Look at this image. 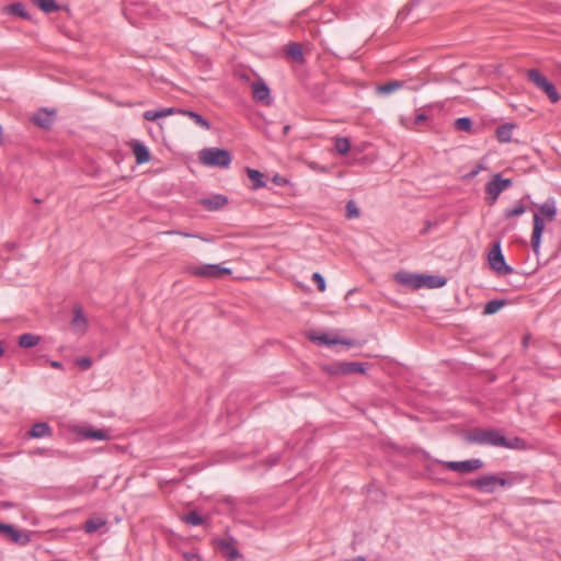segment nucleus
I'll list each match as a JSON object with an SVG mask.
<instances>
[{
	"label": "nucleus",
	"mask_w": 561,
	"mask_h": 561,
	"mask_svg": "<svg viewBox=\"0 0 561 561\" xmlns=\"http://www.w3.org/2000/svg\"><path fill=\"white\" fill-rule=\"evenodd\" d=\"M466 440L470 444L490 445L494 447H516V445L510 442L500 431L494 428H474L467 434Z\"/></svg>",
	"instance_id": "obj_1"
},
{
	"label": "nucleus",
	"mask_w": 561,
	"mask_h": 561,
	"mask_svg": "<svg viewBox=\"0 0 561 561\" xmlns=\"http://www.w3.org/2000/svg\"><path fill=\"white\" fill-rule=\"evenodd\" d=\"M538 211L539 213L534 214V227L531 234V245L535 252L539 249L541 236L545 230V220L541 216H545L549 221L554 220L558 213L556 201L553 198H549L538 207Z\"/></svg>",
	"instance_id": "obj_2"
},
{
	"label": "nucleus",
	"mask_w": 561,
	"mask_h": 561,
	"mask_svg": "<svg viewBox=\"0 0 561 561\" xmlns=\"http://www.w3.org/2000/svg\"><path fill=\"white\" fill-rule=\"evenodd\" d=\"M522 478L510 476L508 478L499 477L496 474H485L478 479L469 481V485L484 493H493L496 486L502 488L512 486L516 482L522 481Z\"/></svg>",
	"instance_id": "obj_3"
},
{
	"label": "nucleus",
	"mask_w": 561,
	"mask_h": 561,
	"mask_svg": "<svg viewBox=\"0 0 561 561\" xmlns=\"http://www.w3.org/2000/svg\"><path fill=\"white\" fill-rule=\"evenodd\" d=\"M526 77L530 83L547 95L551 103H558L560 101L561 96L556 85L538 69H528L526 71Z\"/></svg>",
	"instance_id": "obj_4"
},
{
	"label": "nucleus",
	"mask_w": 561,
	"mask_h": 561,
	"mask_svg": "<svg viewBox=\"0 0 561 561\" xmlns=\"http://www.w3.org/2000/svg\"><path fill=\"white\" fill-rule=\"evenodd\" d=\"M203 164L216 168H228L231 163V154L226 149L205 148L199 152Z\"/></svg>",
	"instance_id": "obj_5"
},
{
	"label": "nucleus",
	"mask_w": 561,
	"mask_h": 561,
	"mask_svg": "<svg viewBox=\"0 0 561 561\" xmlns=\"http://www.w3.org/2000/svg\"><path fill=\"white\" fill-rule=\"evenodd\" d=\"M185 272L192 276L206 279H215L231 274L230 268L222 267L219 264L188 265L185 267Z\"/></svg>",
	"instance_id": "obj_6"
},
{
	"label": "nucleus",
	"mask_w": 561,
	"mask_h": 561,
	"mask_svg": "<svg viewBox=\"0 0 561 561\" xmlns=\"http://www.w3.org/2000/svg\"><path fill=\"white\" fill-rule=\"evenodd\" d=\"M490 267L500 275H511L514 273L513 267L506 264L501 249V241L497 240L493 243L492 249L488 254Z\"/></svg>",
	"instance_id": "obj_7"
},
{
	"label": "nucleus",
	"mask_w": 561,
	"mask_h": 561,
	"mask_svg": "<svg viewBox=\"0 0 561 561\" xmlns=\"http://www.w3.org/2000/svg\"><path fill=\"white\" fill-rule=\"evenodd\" d=\"M512 185L511 179H504L501 174H494L493 179L486 183L485 185V192L490 196L491 202L490 204H493L499 195L508 188Z\"/></svg>",
	"instance_id": "obj_8"
},
{
	"label": "nucleus",
	"mask_w": 561,
	"mask_h": 561,
	"mask_svg": "<svg viewBox=\"0 0 561 561\" xmlns=\"http://www.w3.org/2000/svg\"><path fill=\"white\" fill-rule=\"evenodd\" d=\"M444 468L460 472V473H469L476 471L483 467V461L481 459H469L463 461H444Z\"/></svg>",
	"instance_id": "obj_9"
},
{
	"label": "nucleus",
	"mask_w": 561,
	"mask_h": 561,
	"mask_svg": "<svg viewBox=\"0 0 561 561\" xmlns=\"http://www.w3.org/2000/svg\"><path fill=\"white\" fill-rule=\"evenodd\" d=\"M394 280L412 289H420L424 287L423 274L398 272L394 274Z\"/></svg>",
	"instance_id": "obj_10"
},
{
	"label": "nucleus",
	"mask_w": 561,
	"mask_h": 561,
	"mask_svg": "<svg viewBox=\"0 0 561 561\" xmlns=\"http://www.w3.org/2000/svg\"><path fill=\"white\" fill-rule=\"evenodd\" d=\"M365 364L357 362H340L332 366L331 373L336 375L365 374Z\"/></svg>",
	"instance_id": "obj_11"
},
{
	"label": "nucleus",
	"mask_w": 561,
	"mask_h": 561,
	"mask_svg": "<svg viewBox=\"0 0 561 561\" xmlns=\"http://www.w3.org/2000/svg\"><path fill=\"white\" fill-rule=\"evenodd\" d=\"M0 533L9 538L12 542L25 546L31 541L28 534L21 533L19 529L9 524L0 523Z\"/></svg>",
	"instance_id": "obj_12"
},
{
	"label": "nucleus",
	"mask_w": 561,
	"mask_h": 561,
	"mask_svg": "<svg viewBox=\"0 0 561 561\" xmlns=\"http://www.w3.org/2000/svg\"><path fill=\"white\" fill-rule=\"evenodd\" d=\"M55 111H48L47 108H41L37 111L33 117L32 122L38 127L48 129L54 123L55 119Z\"/></svg>",
	"instance_id": "obj_13"
},
{
	"label": "nucleus",
	"mask_w": 561,
	"mask_h": 561,
	"mask_svg": "<svg viewBox=\"0 0 561 561\" xmlns=\"http://www.w3.org/2000/svg\"><path fill=\"white\" fill-rule=\"evenodd\" d=\"M130 146L138 164H144L150 161V151L142 142L135 140L130 144Z\"/></svg>",
	"instance_id": "obj_14"
},
{
	"label": "nucleus",
	"mask_w": 561,
	"mask_h": 561,
	"mask_svg": "<svg viewBox=\"0 0 561 561\" xmlns=\"http://www.w3.org/2000/svg\"><path fill=\"white\" fill-rule=\"evenodd\" d=\"M71 327L79 333H84L87 330V318L84 317L82 307L80 305H77L73 308Z\"/></svg>",
	"instance_id": "obj_15"
},
{
	"label": "nucleus",
	"mask_w": 561,
	"mask_h": 561,
	"mask_svg": "<svg viewBox=\"0 0 561 561\" xmlns=\"http://www.w3.org/2000/svg\"><path fill=\"white\" fill-rule=\"evenodd\" d=\"M201 203L207 210L214 211L224 207L228 203V198L217 194L208 198H203Z\"/></svg>",
	"instance_id": "obj_16"
},
{
	"label": "nucleus",
	"mask_w": 561,
	"mask_h": 561,
	"mask_svg": "<svg viewBox=\"0 0 561 561\" xmlns=\"http://www.w3.org/2000/svg\"><path fill=\"white\" fill-rule=\"evenodd\" d=\"M51 435V428L46 422L35 423L27 432L30 438H42Z\"/></svg>",
	"instance_id": "obj_17"
},
{
	"label": "nucleus",
	"mask_w": 561,
	"mask_h": 561,
	"mask_svg": "<svg viewBox=\"0 0 561 561\" xmlns=\"http://www.w3.org/2000/svg\"><path fill=\"white\" fill-rule=\"evenodd\" d=\"M252 93L254 100L259 102H268L270 89L263 81H256L252 84Z\"/></svg>",
	"instance_id": "obj_18"
},
{
	"label": "nucleus",
	"mask_w": 561,
	"mask_h": 561,
	"mask_svg": "<svg viewBox=\"0 0 561 561\" xmlns=\"http://www.w3.org/2000/svg\"><path fill=\"white\" fill-rule=\"evenodd\" d=\"M516 125L512 123H505L503 125H500L496 128V138L500 142H510L513 137V130L515 129Z\"/></svg>",
	"instance_id": "obj_19"
},
{
	"label": "nucleus",
	"mask_w": 561,
	"mask_h": 561,
	"mask_svg": "<svg viewBox=\"0 0 561 561\" xmlns=\"http://www.w3.org/2000/svg\"><path fill=\"white\" fill-rule=\"evenodd\" d=\"M106 519L101 516L91 517L85 520L83 529L87 534H93L106 525Z\"/></svg>",
	"instance_id": "obj_20"
},
{
	"label": "nucleus",
	"mask_w": 561,
	"mask_h": 561,
	"mask_svg": "<svg viewBox=\"0 0 561 561\" xmlns=\"http://www.w3.org/2000/svg\"><path fill=\"white\" fill-rule=\"evenodd\" d=\"M217 546L219 549L226 551V556L228 557L229 560H236L240 557V552L230 540L218 539Z\"/></svg>",
	"instance_id": "obj_21"
},
{
	"label": "nucleus",
	"mask_w": 561,
	"mask_h": 561,
	"mask_svg": "<svg viewBox=\"0 0 561 561\" xmlns=\"http://www.w3.org/2000/svg\"><path fill=\"white\" fill-rule=\"evenodd\" d=\"M245 172L248 178L252 181V190H257L266 185L264 174L261 171L247 168Z\"/></svg>",
	"instance_id": "obj_22"
},
{
	"label": "nucleus",
	"mask_w": 561,
	"mask_h": 561,
	"mask_svg": "<svg viewBox=\"0 0 561 561\" xmlns=\"http://www.w3.org/2000/svg\"><path fill=\"white\" fill-rule=\"evenodd\" d=\"M179 113L190 117L197 126L206 130L210 129L209 122L206 118H204L201 114L190 110H179Z\"/></svg>",
	"instance_id": "obj_23"
},
{
	"label": "nucleus",
	"mask_w": 561,
	"mask_h": 561,
	"mask_svg": "<svg viewBox=\"0 0 561 561\" xmlns=\"http://www.w3.org/2000/svg\"><path fill=\"white\" fill-rule=\"evenodd\" d=\"M3 10L7 13L21 16V18H23L25 20H30L31 19V15L26 11L25 5L22 2H14L12 4H9V5L4 7Z\"/></svg>",
	"instance_id": "obj_24"
},
{
	"label": "nucleus",
	"mask_w": 561,
	"mask_h": 561,
	"mask_svg": "<svg viewBox=\"0 0 561 561\" xmlns=\"http://www.w3.org/2000/svg\"><path fill=\"white\" fill-rule=\"evenodd\" d=\"M81 435L84 438L96 439V440H106V439L110 438V435H108L107 431L99 430V428H92V427L83 430L81 432Z\"/></svg>",
	"instance_id": "obj_25"
},
{
	"label": "nucleus",
	"mask_w": 561,
	"mask_h": 561,
	"mask_svg": "<svg viewBox=\"0 0 561 561\" xmlns=\"http://www.w3.org/2000/svg\"><path fill=\"white\" fill-rule=\"evenodd\" d=\"M41 341V336L32 334V333H24L19 336L18 344L19 346L23 348H31L36 346Z\"/></svg>",
	"instance_id": "obj_26"
},
{
	"label": "nucleus",
	"mask_w": 561,
	"mask_h": 561,
	"mask_svg": "<svg viewBox=\"0 0 561 561\" xmlns=\"http://www.w3.org/2000/svg\"><path fill=\"white\" fill-rule=\"evenodd\" d=\"M404 85L403 81L392 80L385 84H380L377 87V92L379 94H390Z\"/></svg>",
	"instance_id": "obj_27"
},
{
	"label": "nucleus",
	"mask_w": 561,
	"mask_h": 561,
	"mask_svg": "<svg viewBox=\"0 0 561 561\" xmlns=\"http://www.w3.org/2000/svg\"><path fill=\"white\" fill-rule=\"evenodd\" d=\"M308 339L318 344L329 345V346L337 344L340 342L339 339H330L327 334H318L316 332H309Z\"/></svg>",
	"instance_id": "obj_28"
},
{
	"label": "nucleus",
	"mask_w": 561,
	"mask_h": 561,
	"mask_svg": "<svg viewBox=\"0 0 561 561\" xmlns=\"http://www.w3.org/2000/svg\"><path fill=\"white\" fill-rule=\"evenodd\" d=\"M287 56L294 61L304 62V53L299 43H290L287 48Z\"/></svg>",
	"instance_id": "obj_29"
},
{
	"label": "nucleus",
	"mask_w": 561,
	"mask_h": 561,
	"mask_svg": "<svg viewBox=\"0 0 561 561\" xmlns=\"http://www.w3.org/2000/svg\"><path fill=\"white\" fill-rule=\"evenodd\" d=\"M446 278L435 275H423L424 287L440 288L446 284Z\"/></svg>",
	"instance_id": "obj_30"
},
{
	"label": "nucleus",
	"mask_w": 561,
	"mask_h": 561,
	"mask_svg": "<svg viewBox=\"0 0 561 561\" xmlns=\"http://www.w3.org/2000/svg\"><path fill=\"white\" fill-rule=\"evenodd\" d=\"M34 3L45 13H51L59 10L56 0H34Z\"/></svg>",
	"instance_id": "obj_31"
},
{
	"label": "nucleus",
	"mask_w": 561,
	"mask_h": 561,
	"mask_svg": "<svg viewBox=\"0 0 561 561\" xmlns=\"http://www.w3.org/2000/svg\"><path fill=\"white\" fill-rule=\"evenodd\" d=\"M506 305L505 299H493L485 304L483 313L484 314H493L497 312L502 307Z\"/></svg>",
	"instance_id": "obj_32"
},
{
	"label": "nucleus",
	"mask_w": 561,
	"mask_h": 561,
	"mask_svg": "<svg viewBox=\"0 0 561 561\" xmlns=\"http://www.w3.org/2000/svg\"><path fill=\"white\" fill-rule=\"evenodd\" d=\"M334 148L340 154H346L351 149V141L346 137H335Z\"/></svg>",
	"instance_id": "obj_33"
},
{
	"label": "nucleus",
	"mask_w": 561,
	"mask_h": 561,
	"mask_svg": "<svg viewBox=\"0 0 561 561\" xmlns=\"http://www.w3.org/2000/svg\"><path fill=\"white\" fill-rule=\"evenodd\" d=\"M182 520L193 526H199L204 523L203 517L196 511H191L188 514L183 516Z\"/></svg>",
	"instance_id": "obj_34"
},
{
	"label": "nucleus",
	"mask_w": 561,
	"mask_h": 561,
	"mask_svg": "<svg viewBox=\"0 0 561 561\" xmlns=\"http://www.w3.org/2000/svg\"><path fill=\"white\" fill-rule=\"evenodd\" d=\"M455 128L461 131L470 133L472 129V121L469 117H459L455 121Z\"/></svg>",
	"instance_id": "obj_35"
},
{
	"label": "nucleus",
	"mask_w": 561,
	"mask_h": 561,
	"mask_svg": "<svg viewBox=\"0 0 561 561\" xmlns=\"http://www.w3.org/2000/svg\"><path fill=\"white\" fill-rule=\"evenodd\" d=\"M345 215H346V218H348V219L359 217V215H360L359 208L353 199H351L346 203Z\"/></svg>",
	"instance_id": "obj_36"
},
{
	"label": "nucleus",
	"mask_w": 561,
	"mask_h": 561,
	"mask_svg": "<svg viewBox=\"0 0 561 561\" xmlns=\"http://www.w3.org/2000/svg\"><path fill=\"white\" fill-rule=\"evenodd\" d=\"M526 211V207L523 203H517L514 207L505 210V217L512 218L514 216L523 215Z\"/></svg>",
	"instance_id": "obj_37"
},
{
	"label": "nucleus",
	"mask_w": 561,
	"mask_h": 561,
	"mask_svg": "<svg viewBox=\"0 0 561 561\" xmlns=\"http://www.w3.org/2000/svg\"><path fill=\"white\" fill-rule=\"evenodd\" d=\"M162 117V112L161 110H157V111H153V110H149V111H146L144 113V118L146 121H149V122H153L158 118H161Z\"/></svg>",
	"instance_id": "obj_38"
},
{
	"label": "nucleus",
	"mask_w": 561,
	"mask_h": 561,
	"mask_svg": "<svg viewBox=\"0 0 561 561\" xmlns=\"http://www.w3.org/2000/svg\"><path fill=\"white\" fill-rule=\"evenodd\" d=\"M312 280L317 284L319 291L325 290V280H324V277L320 273H318V272L313 273Z\"/></svg>",
	"instance_id": "obj_39"
},
{
	"label": "nucleus",
	"mask_w": 561,
	"mask_h": 561,
	"mask_svg": "<svg viewBox=\"0 0 561 561\" xmlns=\"http://www.w3.org/2000/svg\"><path fill=\"white\" fill-rule=\"evenodd\" d=\"M77 365L82 369L87 370L92 366V360L89 357H81L77 359Z\"/></svg>",
	"instance_id": "obj_40"
},
{
	"label": "nucleus",
	"mask_w": 561,
	"mask_h": 561,
	"mask_svg": "<svg viewBox=\"0 0 561 561\" xmlns=\"http://www.w3.org/2000/svg\"><path fill=\"white\" fill-rule=\"evenodd\" d=\"M483 169V164L479 163L468 174H466L465 178L471 180L476 178L479 174V172Z\"/></svg>",
	"instance_id": "obj_41"
},
{
	"label": "nucleus",
	"mask_w": 561,
	"mask_h": 561,
	"mask_svg": "<svg viewBox=\"0 0 561 561\" xmlns=\"http://www.w3.org/2000/svg\"><path fill=\"white\" fill-rule=\"evenodd\" d=\"M165 233L167 234L178 233V234H181V236L186 237V238H198L197 234L187 233V232H181V231H167ZM199 239H201V237H199ZM202 240H205V239L202 238Z\"/></svg>",
	"instance_id": "obj_42"
},
{
	"label": "nucleus",
	"mask_w": 561,
	"mask_h": 561,
	"mask_svg": "<svg viewBox=\"0 0 561 561\" xmlns=\"http://www.w3.org/2000/svg\"><path fill=\"white\" fill-rule=\"evenodd\" d=\"M426 119H427V116L425 114H423V113L417 114L414 118V124L420 125V124L424 123Z\"/></svg>",
	"instance_id": "obj_43"
},
{
	"label": "nucleus",
	"mask_w": 561,
	"mask_h": 561,
	"mask_svg": "<svg viewBox=\"0 0 561 561\" xmlns=\"http://www.w3.org/2000/svg\"><path fill=\"white\" fill-rule=\"evenodd\" d=\"M161 112H162V117H165V116H169L175 112L179 113V110H175L173 107H167V108H161Z\"/></svg>",
	"instance_id": "obj_44"
},
{
	"label": "nucleus",
	"mask_w": 561,
	"mask_h": 561,
	"mask_svg": "<svg viewBox=\"0 0 561 561\" xmlns=\"http://www.w3.org/2000/svg\"><path fill=\"white\" fill-rule=\"evenodd\" d=\"M339 341H340L339 343L344 344L348 347L354 346L356 344V342L354 340H348V339H339Z\"/></svg>",
	"instance_id": "obj_45"
},
{
	"label": "nucleus",
	"mask_w": 561,
	"mask_h": 561,
	"mask_svg": "<svg viewBox=\"0 0 561 561\" xmlns=\"http://www.w3.org/2000/svg\"><path fill=\"white\" fill-rule=\"evenodd\" d=\"M273 182H274L275 184H277V185H283V184H285L287 181H286L284 178L279 176V175H275V176L273 178Z\"/></svg>",
	"instance_id": "obj_46"
},
{
	"label": "nucleus",
	"mask_w": 561,
	"mask_h": 561,
	"mask_svg": "<svg viewBox=\"0 0 561 561\" xmlns=\"http://www.w3.org/2000/svg\"><path fill=\"white\" fill-rule=\"evenodd\" d=\"M50 366L57 369H60L62 367L61 363L57 360H51Z\"/></svg>",
	"instance_id": "obj_47"
},
{
	"label": "nucleus",
	"mask_w": 561,
	"mask_h": 561,
	"mask_svg": "<svg viewBox=\"0 0 561 561\" xmlns=\"http://www.w3.org/2000/svg\"><path fill=\"white\" fill-rule=\"evenodd\" d=\"M224 501H225V503H227L229 505H234L236 504V499L230 497V496L226 497Z\"/></svg>",
	"instance_id": "obj_48"
},
{
	"label": "nucleus",
	"mask_w": 561,
	"mask_h": 561,
	"mask_svg": "<svg viewBox=\"0 0 561 561\" xmlns=\"http://www.w3.org/2000/svg\"><path fill=\"white\" fill-rule=\"evenodd\" d=\"M1 506H2V507H5V508H11V507H13V503H10V502H3V503H1Z\"/></svg>",
	"instance_id": "obj_49"
},
{
	"label": "nucleus",
	"mask_w": 561,
	"mask_h": 561,
	"mask_svg": "<svg viewBox=\"0 0 561 561\" xmlns=\"http://www.w3.org/2000/svg\"><path fill=\"white\" fill-rule=\"evenodd\" d=\"M345 561H366V559L364 557H356L354 559L345 560Z\"/></svg>",
	"instance_id": "obj_50"
},
{
	"label": "nucleus",
	"mask_w": 561,
	"mask_h": 561,
	"mask_svg": "<svg viewBox=\"0 0 561 561\" xmlns=\"http://www.w3.org/2000/svg\"><path fill=\"white\" fill-rule=\"evenodd\" d=\"M290 129L289 125L284 126V134L286 135Z\"/></svg>",
	"instance_id": "obj_51"
},
{
	"label": "nucleus",
	"mask_w": 561,
	"mask_h": 561,
	"mask_svg": "<svg viewBox=\"0 0 561 561\" xmlns=\"http://www.w3.org/2000/svg\"><path fill=\"white\" fill-rule=\"evenodd\" d=\"M33 201H34V203H36V204H41V203H42V199H39V198H34Z\"/></svg>",
	"instance_id": "obj_52"
}]
</instances>
